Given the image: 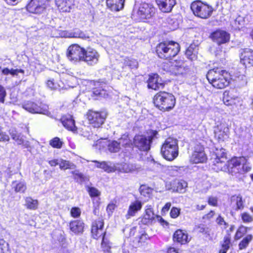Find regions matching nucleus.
<instances>
[{"mask_svg": "<svg viewBox=\"0 0 253 253\" xmlns=\"http://www.w3.org/2000/svg\"><path fill=\"white\" fill-rule=\"evenodd\" d=\"M227 171L232 176L239 177L240 176L251 171L252 167L245 157L232 159L228 162Z\"/></svg>", "mask_w": 253, "mask_h": 253, "instance_id": "nucleus-1", "label": "nucleus"}, {"mask_svg": "<svg viewBox=\"0 0 253 253\" xmlns=\"http://www.w3.org/2000/svg\"><path fill=\"white\" fill-rule=\"evenodd\" d=\"M209 82L215 88L222 89L228 86L230 80V74L218 69L210 70L207 74Z\"/></svg>", "mask_w": 253, "mask_h": 253, "instance_id": "nucleus-2", "label": "nucleus"}, {"mask_svg": "<svg viewBox=\"0 0 253 253\" xmlns=\"http://www.w3.org/2000/svg\"><path fill=\"white\" fill-rule=\"evenodd\" d=\"M163 68L171 74L181 78H186L190 72L187 61L181 59L166 61L163 64Z\"/></svg>", "mask_w": 253, "mask_h": 253, "instance_id": "nucleus-3", "label": "nucleus"}, {"mask_svg": "<svg viewBox=\"0 0 253 253\" xmlns=\"http://www.w3.org/2000/svg\"><path fill=\"white\" fill-rule=\"evenodd\" d=\"M154 103L161 110L169 111L175 106V99L170 93L159 92L154 96Z\"/></svg>", "mask_w": 253, "mask_h": 253, "instance_id": "nucleus-4", "label": "nucleus"}, {"mask_svg": "<svg viewBox=\"0 0 253 253\" xmlns=\"http://www.w3.org/2000/svg\"><path fill=\"white\" fill-rule=\"evenodd\" d=\"M103 220L98 219L93 222L91 228V233L93 238L98 239L102 236L101 247L105 253H111V243L105 238L106 232L103 231Z\"/></svg>", "mask_w": 253, "mask_h": 253, "instance_id": "nucleus-5", "label": "nucleus"}, {"mask_svg": "<svg viewBox=\"0 0 253 253\" xmlns=\"http://www.w3.org/2000/svg\"><path fill=\"white\" fill-rule=\"evenodd\" d=\"M178 142L176 139L169 137L167 138L161 147V153L167 160L172 161L178 155Z\"/></svg>", "mask_w": 253, "mask_h": 253, "instance_id": "nucleus-6", "label": "nucleus"}, {"mask_svg": "<svg viewBox=\"0 0 253 253\" xmlns=\"http://www.w3.org/2000/svg\"><path fill=\"white\" fill-rule=\"evenodd\" d=\"M179 45L174 42H164L157 46V53L161 58L169 59L174 57L179 52Z\"/></svg>", "mask_w": 253, "mask_h": 253, "instance_id": "nucleus-7", "label": "nucleus"}, {"mask_svg": "<svg viewBox=\"0 0 253 253\" xmlns=\"http://www.w3.org/2000/svg\"><path fill=\"white\" fill-rule=\"evenodd\" d=\"M211 160L213 163L212 169L215 171H227L228 167L225 149L222 148H215L212 154Z\"/></svg>", "mask_w": 253, "mask_h": 253, "instance_id": "nucleus-8", "label": "nucleus"}, {"mask_svg": "<svg viewBox=\"0 0 253 253\" xmlns=\"http://www.w3.org/2000/svg\"><path fill=\"white\" fill-rule=\"evenodd\" d=\"M133 13V15H135L140 20L149 19L154 16L155 8L150 3L145 2L136 3Z\"/></svg>", "mask_w": 253, "mask_h": 253, "instance_id": "nucleus-9", "label": "nucleus"}, {"mask_svg": "<svg viewBox=\"0 0 253 253\" xmlns=\"http://www.w3.org/2000/svg\"><path fill=\"white\" fill-rule=\"evenodd\" d=\"M191 8L195 15L204 19L209 17L213 11L211 6L200 1L193 2L191 5Z\"/></svg>", "mask_w": 253, "mask_h": 253, "instance_id": "nucleus-10", "label": "nucleus"}, {"mask_svg": "<svg viewBox=\"0 0 253 253\" xmlns=\"http://www.w3.org/2000/svg\"><path fill=\"white\" fill-rule=\"evenodd\" d=\"M84 48L78 44L69 46L66 51L67 59L72 63L76 64L82 61Z\"/></svg>", "mask_w": 253, "mask_h": 253, "instance_id": "nucleus-11", "label": "nucleus"}, {"mask_svg": "<svg viewBox=\"0 0 253 253\" xmlns=\"http://www.w3.org/2000/svg\"><path fill=\"white\" fill-rule=\"evenodd\" d=\"M49 0H31L27 5V9L32 13H42L49 6Z\"/></svg>", "mask_w": 253, "mask_h": 253, "instance_id": "nucleus-12", "label": "nucleus"}, {"mask_svg": "<svg viewBox=\"0 0 253 253\" xmlns=\"http://www.w3.org/2000/svg\"><path fill=\"white\" fill-rule=\"evenodd\" d=\"M100 58L99 53L91 47L84 48L82 61L88 66H94L97 64Z\"/></svg>", "mask_w": 253, "mask_h": 253, "instance_id": "nucleus-13", "label": "nucleus"}, {"mask_svg": "<svg viewBox=\"0 0 253 253\" xmlns=\"http://www.w3.org/2000/svg\"><path fill=\"white\" fill-rule=\"evenodd\" d=\"M207 157L203 145L197 144L194 147L193 152L190 156V161L194 164L203 163L206 162Z\"/></svg>", "mask_w": 253, "mask_h": 253, "instance_id": "nucleus-14", "label": "nucleus"}, {"mask_svg": "<svg viewBox=\"0 0 253 253\" xmlns=\"http://www.w3.org/2000/svg\"><path fill=\"white\" fill-rule=\"evenodd\" d=\"M107 116L104 112L89 111L87 113V119L89 123L94 127H100L103 123Z\"/></svg>", "mask_w": 253, "mask_h": 253, "instance_id": "nucleus-15", "label": "nucleus"}, {"mask_svg": "<svg viewBox=\"0 0 253 253\" xmlns=\"http://www.w3.org/2000/svg\"><path fill=\"white\" fill-rule=\"evenodd\" d=\"M214 137L219 141H223L228 138L229 129L225 123L221 122L214 128Z\"/></svg>", "mask_w": 253, "mask_h": 253, "instance_id": "nucleus-16", "label": "nucleus"}, {"mask_svg": "<svg viewBox=\"0 0 253 253\" xmlns=\"http://www.w3.org/2000/svg\"><path fill=\"white\" fill-rule=\"evenodd\" d=\"M23 108L31 113H40L45 114L48 112V107L45 105L37 104L30 101L25 103L22 105Z\"/></svg>", "mask_w": 253, "mask_h": 253, "instance_id": "nucleus-17", "label": "nucleus"}, {"mask_svg": "<svg viewBox=\"0 0 253 253\" xmlns=\"http://www.w3.org/2000/svg\"><path fill=\"white\" fill-rule=\"evenodd\" d=\"M152 138L144 135H136L134 138L133 143L135 147L142 151H147L150 148Z\"/></svg>", "mask_w": 253, "mask_h": 253, "instance_id": "nucleus-18", "label": "nucleus"}, {"mask_svg": "<svg viewBox=\"0 0 253 253\" xmlns=\"http://www.w3.org/2000/svg\"><path fill=\"white\" fill-rule=\"evenodd\" d=\"M213 42L217 43L218 45L225 43L229 40V35L223 30H217L213 32L210 36Z\"/></svg>", "mask_w": 253, "mask_h": 253, "instance_id": "nucleus-19", "label": "nucleus"}, {"mask_svg": "<svg viewBox=\"0 0 253 253\" xmlns=\"http://www.w3.org/2000/svg\"><path fill=\"white\" fill-rule=\"evenodd\" d=\"M164 83L157 74H152L149 75L148 81V87L154 90L162 89L164 87Z\"/></svg>", "mask_w": 253, "mask_h": 253, "instance_id": "nucleus-20", "label": "nucleus"}, {"mask_svg": "<svg viewBox=\"0 0 253 253\" xmlns=\"http://www.w3.org/2000/svg\"><path fill=\"white\" fill-rule=\"evenodd\" d=\"M9 133L11 138L18 145H22L25 148H30V143L25 139V137L21 133H18L15 130H10Z\"/></svg>", "mask_w": 253, "mask_h": 253, "instance_id": "nucleus-21", "label": "nucleus"}, {"mask_svg": "<svg viewBox=\"0 0 253 253\" xmlns=\"http://www.w3.org/2000/svg\"><path fill=\"white\" fill-rule=\"evenodd\" d=\"M156 216H157L154 213L153 206L147 205L145 207V212L141 218V222L144 225L151 224Z\"/></svg>", "mask_w": 253, "mask_h": 253, "instance_id": "nucleus-22", "label": "nucleus"}, {"mask_svg": "<svg viewBox=\"0 0 253 253\" xmlns=\"http://www.w3.org/2000/svg\"><path fill=\"white\" fill-rule=\"evenodd\" d=\"M46 85L52 90L66 89L69 87H73L74 85L72 84H65L61 80H49L46 83Z\"/></svg>", "mask_w": 253, "mask_h": 253, "instance_id": "nucleus-23", "label": "nucleus"}, {"mask_svg": "<svg viewBox=\"0 0 253 253\" xmlns=\"http://www.w3.org/2000/svg\"><path fill=\"white\" fill-rule=\"evenodd\" d=\"M95 145L99 146V148L101 146L104 147L105 146H107L109 151L111 152H118L121 149L118 141H112L108 142L106 139H102L97 141Z\"/></svg>", "mask_w": 253, "mask_h": 253, "instance_id": "nucleus-24", "label": "nucleus"}, {"mask_svg": "<svg viewBox=\"0 0 253 253\" xmlns=\"http://www.w3.org/2000/svg\"><path fill=\"white\" fill-rule=\"evenodd\" d=\"M142 207V203L138 200H136L130 203L127 213L126 215V218L128 219L130 217L135 215L136 213L140 211Z\"/></svg>", "mask_w": 253, "mask_h": 253, "instance_id": "nucleus-25", "label": "nucleus"}, {"mask_svg": "<svg viewBox=\"0 0 253 253\" xmlns=\"http://www.w3.org/2000/svg\"><path fill=\"white\" fill-rule=\"evenodd\" d=\"M240 60L245 66H253V51L250 49L244 50L241 53Z\"/></svg>", "mask_w": 253, "mask_h": 253, "instance_id": "nucleus-26", "label": "nucleus"}, {"mask_svg": "<svg viewBox=\"0 0 253 253\" xmlns=\"http://www.w3.org/2000/svg\"><path fill=\"white\" fill-rule=\"evenodd\" d=\"M223 95V101L226 106L236 105L237 103L239 102V98L234 94L232 91H225Z\"/></svg>", "mask_w": 253, "mask_h": 253, "instance_id": "nucleus-27", "label": "nucleus"}, {"mask_svg": "<svg viewBox=\"0 0 253 253\" xmlns=\"http://www.w3.org/2000/svg\"><path fill=\"white\" fill-rule=\"evenodd\" d=\"M58 9L62 12H69L74 6V0H55Z\"/></svg>", "mask_w": 253, "mask_h": 253, "instance_id": "nucleus-28", "label": "nucleus"}, {"mask_svg": "<svg viewBox=\"0 0 253 253\" xmlns=\"http://www.w3.org/2000/svg\"><path fill=\"white\" fill-rule=\"evenodd\" d=\"M61 121L64 126L67 129L74 133L77 132V127L75 126V121L73 119L72 116L65 115L61 118Z\"/></svg>", "mask_w": 253, "mask_h": 253, "instance_id": "nucleus-29", "label": "nucleus"}, {"mask_svg": "<svg viewBox=\"0 0 253 253\" xmlns=\"http://www.w3.org/2000/svg\"><path fill=\"white\" fill-rule=\"evenodd\" d=\"M156 2L160 10L163 12L171 11L175 4V0H156Z\"/></svg>", "mask_w": 253, "mask_h": 253, "instance_id": "nucleus-30", "label": "nucleus"}, {"mask_svg": "<svg viewBox=\"0 0 253 253\" xmlns=\"http://www.w3.org/2000/svg\"><path fill=\"white\" fill-rule=\"evenodd\" d=\"M173 239L174 242H177L181 245L186 244L190 240L186 231L180 229L176 230L174 232Z\"/></svg>", "mask_w": 253, "mask_h": 253, "instance_id": "nucleus-31", "label": "nucleus"}, {"mask_svg": "<svg viewBox=\"0 0 253 253\" xmlns=\"http://www.w3.org/2000/svg\"><path fill=\"white\" fill-rule=\"evenodd\" d=\"M93 162L96 163L95 166L96 168L103 169L108 173L114 172L117 169V166L110 162L103 161L100 162L97 161H93Z\"/></svg>", "mask_w": 253, "mask_h": 253, "instance_id": "nucleus-32", "label": "nucleus"}, {"mask_svg": "<svg viewBox=\"0 0 253 253\" xmlns=\"http://www.w3.org/2000/svg\"><path fill=\"white\" fill-rule=\"evenodd\" d=\"M230 206L235 210H241L244 208V201L240 195H233L231 197Z\"/></svg>", "mask_w": 253, "mask_h": 253, "instance_id": "nucleus-33", "label": "nucleus"}, {"mask_svg": "<svg viewBox=\"0 0 253 253\" xmlns=\"http://www.w3.org/2000/svg\"><path fill=\"white\" fill-rule=\"evenodd\" d=\"M125 0H107V7L112 11H118L124 8Z\"/></svg>", "mask_w": 253, "mask_h": 253, "instance_id": "nucleus-34", "label": "nucleus"}, {"mask_svg": "<svg viewBox=\"0 0 253 253\" xmlns=\"http://www.w3.org/2000/svg\"><path fill=\"white\" fill-rule=\"evenodd\" d=\"M70 230L75 234L82 233L84 230V223L80 220L71 221L69 224Z\"/></svg>", "mask_w": 253, "mask_h": 253, "instance_id": "nucleus-35", "label": "nucleus"}, {"mask_svg": "<svg viewBox=\"0 0 253 253\" xmlns=\"http://www.w3.org/2000/svg\"><path fill=\"white\" fill-rule=\"evenodd\" d=\"M2 73L4 75H11L13 77H17L19 78H23L24 77L25 71L21 69H11L5 68L2 70Z\"/></svg>", "mask_w": 253, "mask_h": 253, "instance_id": "nucleus-36", "label": "nucleus"}, {"mask_svg": "<svg viewBox=\"0 0 253 253\" xmlns=\"http://www.w3.org/2000/svg\"><path fill=\"white\" fill-rule=\"evenodd\" d=\"M187 183L183 180L175 181L173 185V191L179 193H184L186 192L187 187Z\"/></svg>", "mask_w": 253, "mask_h": 253, "instance_id": "nucleus-37", "label": "nucleus"}, {"mask_svg": "<svg viewBox=\"0 0 253 253\" xmlns=\"http://www.w3.org/2000/svg\"><path fill=\"white\" fill-rule=\"evenodd\" d=\"M25 206L27 209L31 210H36L38 209L39 202L37 200L33 199L30 197H27L25 199Z\"/></svg>", "mask_w": 253, "mask_h": 253, "instance_id": "nucleus-38", "label": "nucleus"}, {"mask_svg": "<svg viewBox=\"0 0 253 253\" xmlns=\"http://www.w3.org/2000/svg\"><path fill=\"white\" fill-rule=\"evenodd\" d=\"M185 55L191 60H195L197 57V48L195 45H190L186 50Z\"/></svg>", "mask_w": 253, "mask_h": 253, "instance_id": "nucleus-39", "label": "nucleus"}, {"mask_svg": "<svg viewBox=\"0 0 253 253\" xmlns=\"http://www.w3.org/2000/svg\"><path fill=\"white\" fill-rule=\"evenodd\" d=\"M253 236L252 235H248L244 237L239 244V249L240 250L246 249L249 245L250 242L253 240Z\"/></svg>", "mask_w": 253, "mask_h": 253, "instance_id": "nucleus-40", "label": "nucleus"}, {"mask_svg": "<svg viewBox=\"0 0 253 253\" xmlns=\"http://www.w3.org/2000/svg\"><path fill=\"white\" fill-rule=\"evenodd\" d=\"M232 25L236 29L239 30L244 26H246L245 20L243 18V17L239 16L234 20L232 23Z\"/></svg>", "mask_w": 253, "mask_h": 253, "instance_id": "nucleus-41", "label": "nucleus"}, {"mask_svg": "<svg viewBox=\"0 0 253 253\" xmlns=\"http://www.w3.org/2000/svg\"><path fill=\"white\" fill-rule=\"evenodd\" d=\"M12 187L14 189V190L16 192H22L23 193L26 190V186L25 183L20 182L16 183L13 182L12 184Z\"/></svg>", "mask_w": 253, "mask_h": 253, "instance_id": "nucleus-42", "label": "nucleus"}, {"mask_svg": "<svg viewBox=\"0 0 253 253\" xmlns=\"http://www.w3.org/2000/svg\"><path fill=\"white\" fill-rule=\"evenodd\" d=\"M49 144L53 148L60 149L62 147L63 142L59 137H55L50 140Z\"/></svg>", "mask_w": 253, "mask_h": 253, "instance_id": "nucleus-43", "label": "nucleus"}, {"mask_svg": "<svg viewBox=\"0 0 253 253\" xmlns=\"http://www.w3.org/2000/svg\"><path fill=\"white\" fill-rule=\"evenodd\" d=\"M59 167L62 169H74L76 166L72 163L66 160H61L59 164Z\"/></svg>", "mask_w": 253, "mask_h": 253, "instance_id": "nucleus-44", "label": "nucleus"}, {"mask_svg": "<svg viewBox=\"0 0 253 253\" xmlns=\"http://www.w3.org/2000/svg\"><path fill=\"white\" fill-rule=\"evenodd\" d=\"M230 245V237L229 235L226 236L224 238L223 243L222 244V248L220 250L222 253H226L228 250Z\"/></svg>", "mask_w": 253, "mask_h": 253, "instance_id": "nucleus-45", "label": "nucleus"}, {"mask_svg": "<svg viewBox=\"0 0 253 253\" xmlns=\"http://www.w3.org/2000/svg\"><path fill=\"white\" fill-rule=\"evenodd\" d=\"M247 229L246 227L243 225L240 226L235 234V240H237L242 237L247 232Z\"/></svg>", "mask_w": 253, "mask_h": 253, "instance_id": "nucleus-46", "label": "nucleus"}, {"mask_svg": "<svg viewBox=\"0 0 253 253\" xmlns=\"http://www.w3.org/2000/svg\"><path fill=\"white\" fill-rule=\"evenodd\" d=\"M120 146L124 147H130L131 145L130 140L128 139L127 136L124 135L118 140Z\"/></svg>", "mask_w": 253, "mask_h": 253, "instance_id": "nucleus-47", "label": "nucleus"}, {"mask_svg": "<svg viewBox=\"0 0 253 253\" xmlns=\"http://www.w3.org/2000/svg\"><path fill=\"white\" fill-rule=\"evenodd\" d=\"M241 217L244 223H250L253 221V216L247 212L242 213Z\"/></svg>", "mask_w": 253, "mask_h": 253, "instance_id": "nucleus-48", "label": "nucleus"}, {"mask_svg": "<svg viewBox=\"0 0 253 253\" xmlns=\"http://www.w3.org/2000/svg\"><path fill=\"white\" fill-rule=\"evenodd\" d=\"M117 170H118L119 171L121 172H129L131 170V169L128 165L124 164L121 165L118 164Z\"/></svg>", "mask_w": 253, "mask_h": 253, "instance_id": "nucleus-49", "label": "nucleus"}, {"mask_svg": "<svg viewBox=\"0 0 253 253\" xmlns=\"http://www.w3.org/2000/svg\"><path fill=\"white\" fill-rule=\"evenodd\" d=\"M125 64L131 68H136L138 66V62L136 60L126 58L125 60Z\"/></svg>", "mask_w": 253, "mask_h": 253, "instance_id": "nucleus-50", "label": "nucleus"}, {"mask_svg": "<svg viewBox=\"0 0 253 253\" xmlns=\"http://www.w3.org/2000/svg\"><path fill=\"white\" fill-rule=\"evenodd\" d=\"M70 212L71 215L72 217L76 218L80 216L81 211L80 208L74 207L72 208Z\"/></svg>", "mask_w": 253, "mask_h": 253, "instance_id": "nucleus-51", "label": "nucleus"}, {"mask_svg": "<svg viewBox=\"0 0 253 253\" xmlns=\"http://www.w3.org/2000/svg\"><path fill=\"white\" fill-rule=\"evenodd\" d=\"M180 209L177 208L173 207L170 212L171 217L175 218L178 216L180 214Z\"/></svg>", "mask_w": 253, "mask_h": 253, "instance_id": "nucleus-52", "label": "nucleus"}, {"mask_svg": "<svg viewBox=\"0 0 253 253\" xmlns=\"http://www.w3.org/2000/svg\"><path fill=\"white\" fill-rule=\"evenodd\" d=\"M71 38H84V34L83 32L80 30H76L74 32H71Z\"/></svg>", "mask_w": 253, "mask_h": 253, "instance_id": "nucleus-53", "label": "nucleus"}, {"mask_svg": "<svg viewBox=\"0 0 253 253\" xmlns=\"http://www.w3.org/2000/svg\"><path fill=\"white\" fill-rule=\"evenodd\" d=\"M88 193L90 197H97L100 195V192L94 187H90L88 189Z\"/></svg>", "mask_w": 253, "mask_h": 253, "instance_id": "nucleus-54", "label": "nucleus"}, {"mask_svg": "<svg viewBox=\"0 0 253 253\" xmlns=\"http://www.w3.org/2000/svg\"><path fill=\"white\" fill-rule=\"evenodd\" d=\"M9 140V137L6 132L0 129V142H5Z\"/></svg>", "mask_w": 253, "mask_h": 253, "instance_id": "nucleus-55", "label": "nucleus"}, {"mask_svg": "<svg viewBox=\"0 0 253 253\" xmlns=\"http://www.w3.org/2000/svg\"><path fill=\"white\" fill-rule=\"evenodd\" d=\"M6 96V91L4 87L0 84V102H3Z\"/></svg>", "mask_w": 253, "mask_h": 253, "instance_id": "nucleus-56", "label": "nucleus"}, {"mask_svg": "<svg viewBox=\"0 0 253 253\" xmlns=\"http://www.w3.org/2000/svg\"><path fill=\"white\" fill-rule=\"evenodd\" d=\"M216 222L220 225H223L224 228H226L227 227V223L220 215H219L216 218Z\"/></svg>", "mask_w": 253, "mask_h": 253, "instance_id": "nucleus-57", "label": "nucleus"}, {"mask_svg": "<svg viewBox=\"0 0 253 253\" xmlns=\"http://www.w3.org/2000/svg\"><path fill=\"white\" fill-rule=\"evenodd\" d=\"M116 206L115 204L111 203H110L107 207L106 211L109 214L112 213L114 210L115 209Z\"/></svg>", "mask_w": 253, "mask_h": 253, "instance_id": "nucleus-58", "label": "nucleus"}, {"mask_svg": "<svg viewBox=\"0 0 253 253\" xmlns=\"http://www.w3.org/2000/svg\"><path fill=\"white\" fill-rule=\"evenodd\" d=\"M208 203L210 205L216 206L217 203V199L216 197H211L209 199Z\"/></svg>", "mask_w": 253, "mask_h": 253, "instance_id": "nucleus-59", "label": "nucleus"}, {"mask_svg": "<svg viewBox=\"0 0 253 253\" xmlns=\"http://www.w3.org/2000/svg\"><path fill=\"white\" fill-rule=\"evenodd\" d=\"M171 207V203L169 202H168L166 204V205L164 206V207L162 208V212L164 213H165L168 211L169 210L170 208Z\"/></svg>", "mask_w": 253, "mask_h": 253, "instance_id": "nucleus-60", "label": "nucleus"}, {"mask_svg": "<svg viewBox=\"0 0 253 253\" xmlns=\"http://www.w3.org/2000/svg\"><path fill=\"white\" fill-rule=\"evenodd\" d=\"M60 35L63 38H71V32L63 31L61 33Z\"/></svg>", "mask_w": 253, "mask_h": 253, "instance_id": "nucleus-61", "label": "nucleus"}, {"mask_svg": "<svg viewBox=\"0 0 253 253\" xmlns=\"http://www.w3.org/2000/svg\"><path fill=\"white\" fill-rule=\"evenodd\" d=\"M243 18L245 20V24L247 25L253 20V17L251 15H247Z\"/></svg>", "mask_w": 253, "mask_h": 253, "instance_id": "nucleus-62", "label": "nucleus"}, {"mask_svg": "<svg viewBox=\"0 0 253 253\" xmlns=\"http://www.w3.org/2000/svg\"><path fill=\"white\" fill-rule=\"evenodd\" d=\"M214 214V211H211L209 213H208L207 214H206L204 216V218L210 219V218H212Z\"/></svg>", "mask_w": 253, "mask_h": 253, "instance_id": "nucleus-63", "label": "nucleus"}, {"mask_svg": "<svg viewBox=\"0 0 253 253\" xmlns=\"http://www.w3.org/2000/svg\"><path fill=\"white\" fill-rule=\"evenodd\" d=\"M167 253H179L178 250L170 247L168 249Z\"/></svg>", "mask_w": 253, "mask_h": 253, "instance_id": "nucleus-64", "label": "nucleus"}]
</instances>
